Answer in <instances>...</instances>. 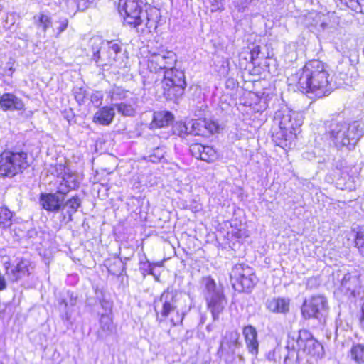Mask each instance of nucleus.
<instances>
[{
    "instance_id": "obj_17",
    "label": "nucleus",
    "mask_w": 364,
    "mask_h": 364,
    "mask_svg": "<svg viewBox=\"0 0 364 364\" xmlns=\"http://www.w3.org/2000/svg\"><path fill=\"white\" fill-rule=\"evenodd\" d=\"M191 154L197 159L210 163L218 159V153L211 146L193 144L190 146Z\"/></svg>"
},
{
    "instance_id": "obj_49",
    "label": "nucleus",
    "mask_w": 364,
    "mask_h": 364,
    "mask_svg": "<svg viewBox=\"0 0 364 364\" xmlns=\"http://www.w3.org/2000/svg\"><path fill=\"white\" fill-rule=\"evenodd\" d=\"M361 310H362L361 324L364 327V301H363V304H362Z\"/></svg>"
},
{
    "instance_id": "obj_28",
    "label": "nucleus",
    "mask_w": 364,
    "mask_h": 364,
    "mask_svg": "<svg viewBox=\"0 0 364 364\" xmlns=\"http://www.w3.org/2000/svg\"><path fill=\"white\" fill-rule=\"evenodd\" d=\"M173 119L171 112L168 111H160L155 112L153 117V123L158 127L168 126Z\"/></svg>"
},
{
    "instance_id": "obj_51",
    "label": "nucleus",
    "mask_w": 364,
    "mask_h": 364,
    "mask_svg": "<svg viewBox=\"0 0 364 364\" xmlns=\"http://www.w3.org/2000/svg\"><path fill=\"white\" fill-rule=\"evenodd\" d=\"M357 2L360 6H364V0H357Z\"/></svg>"
},
{
    "instance_id": "obj_22",
    "label": "nucleus",
    "mask_w": 364,
    "mask_h": 364,
    "mask_svg": "<svg viewBox=\"0 0 364 364\" xmlns=\"http://www.w3.org/2000/svg\"><path fill=\"white\" fill-rule=\"evenodd\" d=\"M63 198H60L56 193H42L40 203L42 207L48 211H58L61 208Z\"/></svg>"
},
{
    "instance_id": "obj_30",
    "label": "nucleus",
    "mask_w": 364,
    "mask_h": 364,
    "mask_svg": "<svg viewBox=\"0 0 364 364\" xmlns=\"http://www.w3.org/2000/svg\"><path fill=\"white\" fill-rule=\"evenodd\" d=\"M34 21L38 28L46 32L52 26L51 17L45 13H40L34 16Z\"/></svg>"
},
{
    "instance_id": "obj_20",
    "label": "nucleus",
    "mask_w": 364,
    "mask_h": 364,
    "mask_svg": "<svg viewBox=\"0 0 364 364\" xmlns=\"http://www.w3.org/2000/svg\"><path fill=\"white\" fill-rule=\"evenodd\" d=\"M0 107L4 111L22 110L24 103L22 100L12 93H4L0 97Z\"/></svg>"
},
{
    "instance_id": "obj_16",
    "label": "nucleus",
    "mask_w": 364,
    "mask_h": 364,
    "mask_svg": "<svg viewBox=\"0 0 364 364\" xmlns=\"http://www.w3.org/2000/svg\"><path fill=\"white\" fill-rule=\"evenodd\" d=\"M59 184L58 193L65 195L78 186L77 176L69 168L60 165L57 169Z\"/></svg>"
},
{
    "instance_id": "obj_6",
    "label": "nucleus",
    "mask_w": 364,
    "mask_h": 364,
    "mask_svg": "<svg viewBox=\"0 0 364 364\" xmlns=\"http://www.w3.org/2000/svg\"><path fill=\"white\" fill-rule=\"evenodd\" d=\"M164 95L166 99L173 100L183 95L186 83L183 71L176 69L174 65L166 69L161 81Z\"/></svg>"
},
{
    "instance_id": "obj_19",
    "label": "nucleus",
    "mask_w": 364,
    "mask_h": 364,
    "mask_svg": "<svg viewBox=\"0 0 364 364\" xmlns=\"http://www.w3.org/2000/svg\"><path fill=\"white\" fill-rule=\"evenodd\" d=\"M242 334L245 337L247 348L252 355L258 353L259 343L257 341V332L255 327L251 325L243 328Z\"/></svg>"
},
{
    "instance_id": "obj_31",
    "label": "nucleus",
    "mask_w": 364,
    "mask_h": 364,
    "mask_svg": "<svg viewBox=\"0 0 364 364\" xmlns=\"http://www.w3.org/2000/svg\"><path fill=\"white\" fill-rule=\"evenodd\" d=\"M190 134L207 136L205 129V119L197 120L191 123L190 126Z\"/></svg>"
},
{
    "instance_id": "obj_24",
    "label": "nucleus",
    "mask_w": 364,
    "mask_h": 364,
    "mask_svg": "<svg viewBox=\"0 0 364 364\" xmlns=\"http://www.w3.org/2000/svg\"><path fill=\"white\" fill-rule=\"evenodd\" d=\"M114 116V107L105 106L95 112L93 122L101 125H109L113 121Z\"/></svg>"
},
{
    "instance_id": "obj_52",
    "label": "nucleus",
    "mask_w": 364,
    "mask_h": 364,
    "mask_svg": "<svg viewBox=\"0 0 364 364\" xmlns=\"http://www.w3.org/2000/svg\"><path fill=\"white\" fill-rule=\"evenodd\" d=\"M230 336L231 337V338H234V335L232 333H230Z\"/></svg>"
},
{
    "instance_id": "obj_47",
    "label": "nucleus",
    "mask_w": 364,
    "mask_h": 364,
    "mask_svg": "<svg viewBox=\"0 0 364 364\" xmlns=\"http://www.w3.org/2000/svg\"><path fill=\"white\" fill-rule=\"evenodd\" d=\"M101 306L102 308H104L105 309L111 310V308H112V305L110 304V303L108 301H102L101 302Z\"/></svg>"
},
{
    "instance_id": "obj_4",
    "label": "nucleus",
    "mask_w": 364,
    "mask_h": 364,
    "mask_svg": "<svg viewBox=\"0 0 364 364\" xmlns=\"http://www.w3.org/2000/svg\"><path fill=\"white\" fill-rule=\"evenodd\" d=\"M304 117L301 112L292 110L287 107H282L274 113L273 122L280 129L279 137L281 136L284 142L280 146L291 144V141L296 137V130L303 124Z\"/></svg>"
},
{
    "instance_id": "obj_14",
    "label": "nucleus",
    "mask_w": 364,
    "mask_h": 364,
    "mask_svg": "<svg viewBox=\"0 0 364 364\" xmlns=\"http://www.w3.org/2000/svg\"><path fill=\"white\" fill-rule=\"evenodd\" d=\"M119 12L127 24L137 27L142 23V9L139 0H119Z\"/></svg>"
},
{
    "instance_id": "obj_44",
    "label": "nucleus",
    "mask_w": 364,
    "mask_h": 364,
    "mask_svg": "<svg viewBox=\"0 0 364 364\" xmlns=\"http://www.w3.org/2000/svg\"><path fill=\"white\" fill-rule=\"evenodd\" d=\"M163 156L164 155L163 153H161V150L157 148L155 150L154 154L149 156V160L154 163H156L159 161Z\"/></svg>"
},
{
    "instance_id": "obj_35",
    "label": "nucleus",
    "mask_w": 364,
    "mask_h": 364,
    "mask_svg": "<svg viewBox=\"0 0 364 364\" xmlns=\"http://www.w3.org/2000/svg\"><path fill=\"white\" fill-rule=\"evenodd\" d=\"M351 358L356 362H362L364 358V346L361 344H357L352 347L351 350Z\"/></svg>"
},
{
    "instance_id": "obj_38",
    "label": "nucleus",
    "mask_w": 364,
    "mask_h": 364,
    "mask_svg": "<svg viewBox=\"0 0 364 364\" xmlns=\"http://www.w3.org/2000/svg\"><path fill=\"white\" fill-rule=\"evenodd\" d=\"M189 131V124L180 123L175 127L174 133H177L180 136L183 137L185 135L190 134Z\"/></svg>"
},
{
    "instance_id": "obj_18",
    "label": "nucleus",
    "mask_w": 364,
    "mask_h": 364,
    "mask_svg": "<svg viewBox=\"0 0 364 364\" xmlns=\"http://www.w3.org/2000/svg\"><path fill=\"white\" fill-rule=\"evenodd\" d=\"M265 307L272 313L287 314L290 309V299L286 297L269 298L265 301Z\"/></svg>"
},
{
    "instance_id": "obj_13",
    "label": "nucleus",
    "mask_w": 364,
    "mask_h": 364,
    "mask_svg": "<svg viewBox=\"0 0 364 364\" xmlns=\"http://www.w3.org/2000/svg\"><path fill=\"white\" fill-rule=\"evenodd\" d=\"M298 352L314 358L323 355V346L316 341L308 330H300L296 340Z\"/></svg>"
},
{
    "instance_id": "obj_21",
    "label": "nucleus",
    "mask_w": 364,
    "mask_h": 364,
    "mask_svg": "<svg viewBox=\"0 0 364 364\" xmlns=\"http://www.w3.org/2000/svg\"><path fill=\"white\" fill-rule=\"evenodd\" d=\"M328 18L326 15L313 11L305 17L304 23L307 27H313L321 31L328 28Z\"/></svg>"
},
{
    "instance_id": "obj_29",
    "label": "nucleus",
    "mask_w": 364,
    "mask_h": 364,
    "mask_svg": "<svg viewBox=\"0 0 364 364\" xmlns=\"http://www.w3.org/2000/svg\"><path fill=\"white\" fill-rule=\"evenodd\" d=\"M105 49H107V52L110 56L115 58V64H121L120 60H122V47L120 44L116 41H105Z\"/></svg>"
},
{
    "instance_id": "obj_9",
    "label": "nucleus",
    "mask_w": 364,
    "mask_h": 364,
    "mask_svg": "<svg viewBox=\"0 0 364 364\" xmlns=\"http://www.w3.org/2000/svg\"><path fill=\"white\" fill-rule=\"evenodd\" d=\"M341 290L348 298H364V270L354 269L345 274L341 282Z\"/></svg>"
},
{
    "instance_id": "obj_1",
    "label": "nucleus",
    "mask_w": 364,
    "mask_h": 364,
    "mask_svg": "<svg viewBox=\"0 0 364 364\" xmlns=\"http://www.w3.org/2000/svg\"><path fill=\"white\" fill-rule=\"evenodd\" d=\"M329 73L326 65L318 60L306 63L304 68L291 77L299 90L316 97H323L330 94Z\"/></svg>"
},
{
    "instance_id": "obj_7",
    "label": "nucleus",
    "mask_w": 364,
    "mask_h": 364,
    "mask_svg": "<svg viewBox=\"0 0 364 364\" xmlns=\"http://www.w3.org/2000/svg\"><path fill=\"white\" fill-rule=\"evenodd\" d=\"M230 277L232 287L239 292L251 291L257 282L254 269L244 263L234 265Z\"/></svg>"
},
{
    "instance_id": "obj_2",
    "label": "nucleus",
    "mask_w": 364,
    "mask_h": 364,
    "mask_svg": "<svg viewBox=\"0 0 364 364\" xmlns=\"http://www.w3.org/2000/svg\"><path fill=\"white\" fill-rule=\"evenodd\" d=\"M326 134L336 147L351 149L363 135L364 126L358 122L333 119L326 125Z\"/></svg>"
},
{
    "instance_id": "obj_48",
    "label": "nucleus",
    "mask_w": 364,
    "mask_h": 364,
    "mask_svg": "<svg viewBox=\"0 0 364 364\" xmlns=\"http://www.w3.org/2000/svg\"><path fill=\"white\" fill-rule=\"evenodd\" d=\"M61 317L63 321H69L70 318V314L68 312H65Z\"/></svg>"
},
{
    "instance_id": "obj_11",
    "label": "nucleus",
    "mask_w": 364,
    "mask_h": 364,
    "mask_svg": "<svg viewBox=\"0 0 364 364\" xmlns=\"http://www.w3.org/2000/svg\"><path fill=\"white\" fill-rule=\"evenodd\" d=\"M328 311L327 299L323 296H313L305 299L301 306V314L304 318H316L321 320Z\"/></svg>"
},
{
    "instance_id": "obj_42",
    "label": "nucleus",
    "mask_w": 364,
    "mask_h": 364,
    "mask_svg": "<svg viewBox=\"0 0 364 364\" xmlns=\"http://www.w3.org/2000/svg\"><path fill=\"white\" fill-rule=\"evenodd\" d=\"M102 100V95L100 92H95L92 93V95L90 97V100L92 103L96 106L98 107L101 105Z\"/></svg>"
},
{
    "instance_id": "obj_25",
    "label": "nucleus",
    "mask_w": 364,
    "mask_h": 364,
    "mask_svg": "<svg viewBox=\"0 0 364 364\" xmlns=\"http://www.w3.org/2000/svg\"><path fill=\"white\" fill-rule=\"evenodd\" d=\"M116 330L113 323L112 318L109 314H102L100 318V330L97 332V337L103 338L112 335Z\"/></svg>"
},
{
    "instance_id": "obj_41",
    "label": "nucleus",
    "mask_w": 364,
    "mask_h": 364,
    "mask_svg": "<svg viewBox=\"0 0 364 364\" xmlns=\"http://www.w3.org/2000/svg\"><path fill=\"white\" fill-rule=\"evenodd\" d=\"M205 129L207 136L210 134H214L218 132V124L215 122L205 119Z\"/></svg>"
},
{
    "instance_id": "obj_34",
    "label": "nucleus",
    "mask_w": 364,
    "mask_h": 364,
    "mask_svg": "<svg viewBox=\"0 0 364 364\" xmlns=\"http://www.w3.org/2000/svg\"><path fill=\"white\" fill-rule=\"evenodd\" d=\"M355 247L358 248L360 255L364 256V228L360 227L356 232L355 237Z\"/></svg>"
},
{
    "instance_id": "obj_50",
    "label": "nucleus",
    "mask_w": 364,
    "mask_h": 364,
    "mask_svg": "<svg viewBox=\"0 0 364 364\" xmlns=\"http://www.w3.org/2000/svg\"><path fill=\"white\" fill-rule=\"evenodd\" d=\"M35 235H36V232L34 230H31L28 232V235L30 237H33Z\"/></svg>"
},
{
    "instance_id": "obj_40",
    "label": "nucleus",
    "mask_w": 364,
    "mask_h": 364,
    "mask_svg": "<svg viewBox=\"0 0 364 364\" xmlns=\"http://www.w3.org/2000/svg\"><path fill=\"white\" fill-rule=\"evenodd\" d=\"M56 23L58 24V26L56 28L57 33L56 36H58L62 32H63L68 27V20L67 18H60Z\"/></svg>"
},
{
    "instance_id": "obj_32",
    "label": "nucleus",
    "mask_w": 364,
    "mask_h": 364,
    "mask_svg": "<svg viewBox=\"0 0 364 364\" xmlns=\"http://www.w3.org/2000/svg\"><path fill=\"white\" fill-rule=\"evenodd\" d=\"M144 261L142 259H140L139 262V270L141 272L144 276L146 274H151L153 276H155L154 272V267L155 266H161L162 264V262H158V263H151L145 257Z\"/></svg>"
},
{
    "instance_id": "obj_33",
    "label": "nucleus",
    "mask_w": 364,
    "mask_h": 364,
    "mask_svg": "<svg viewBox=\"0 0 364 364\" xmlns=\"http://www.w3.org/2000/svg\"><path fill=\"white\" fill-rule=\"evenodd\" d=\"M12 213L6 208L0 207V227L6 228L11 224Z\"/></svg>"
},
{
    "instance_id": "obj_3",
    "label": "nucleus",
    "mask_w": 364,
    "mask_h": 364,
    "mask_svg": "<svg viewBox=\"0 0 364 364\" xmlns=\"http://www.w3.org/2000/svg\"><path fill=\"white\" fill-rule=\"evenodd\" d=\"M181 294L168 288L154 301V308L159 323L169 320L172 326L179 325L183 320V314L178 309Z\"/></svg>"
},
{
    "instance_id": "obj_23",
    "label": "nucleus",
    "mask_w": 364,
    "mask_h": 364,
    "mask_svg": "<svg viewBox=\"0 0 364 364\" xmlns=\"http://www.w3.org/2000/svg\"><path fill=\"white\" fill-rule=\"evenodd\" d=\"M137 102L138 98L135 95L127 101L114 103L113 107L114 109L116 108L117 112L124 117H133L136 113Z\"/></svg>"
},
{
    "instance_id": "obj_36",
    "label": "nucleus",
    "mask_w": 364,
    "mask_h": 364,
    "mask_svg": "<svg viewBox=\"0 0 364 364\" xmlns=\"http://www.w3.org/2000/svg\"><path fill=\"white\" fill-rule=\"evenodd\" d=\"M284 364H300V353L295 350H289L284 358Z\"/></svg>"
},
{
    "instance_id": "obj_10",
    "label": "nucleus",
    "mask_w": 364,
    "mask_h": 364,
    "mask_svg": "<svg viewBox=\"0 0 364 364\" xmlns=\"http://www.w3.org/2000/svg\"><path fill=\"white\" fill-rule=\"evenodd\" d=\"M147 67L151 73L168 69L176 63V56L173 51L166 49L150 50L147 55Z\"/></svg>"
},
{
    "instance_id": "obj_26",
    "label": "nucleus",
    "mask_w": 364,
    "mask_h": 364,
    "mask_svg": "<svg viewBox=\"0 0 364 364\" xmlns=\"http://www.w3.org/2000/svg\"><path fill=\"white\" fill-rule=\"evenodd\" d=\"M135 95L133 92L126 90L121 87H114L109 92V97L112 105L127 101Z\"/></svg>"
},
{
    "instance_id": "obj_5",
    "label": "nucleus",
    "mask_w": 364,
    "mask_h": 364,
    "mask_svg": "<svg viewBox=\"0 0 364 364\" xmlns=\"http://www.w3.org/2000/svg\"><path fill=\"white\" fill-rule=\"evenodd\" d=\"M200 284L208 309L212 314L213 320L216 321L219 318L226 305L223 289L217 285L215 281L210 276L202 277Z\"/></svg>"
},
{
    "instance_id": "obj_53",
    "label": "nucleus",
    "mask_w": 364,
    "mask_h": 364,
    "mask_svg": "<svg viewBox=\"0 0 364 364\" xmlns=\"http://www.w3.org/2000/svg\"><path fill=\"white\" fill-rule=\"evenodd\" d=\"M235 340H237V334H235Z\"/></svg>"
},
{
    "instance_id": "obj_15",
    "label": "nucleus",
    "mask_w": 364,
    "mask_h": 364,
    "mask_svg": "<svg viewBox=\"0 0 364 364\" xmlns=\"http://www.w3.org/2000/svg\"><path fill=\"white\" fill-rule=\"evenodd\" d=\"M5 274L12 282H18L28 277L33 267L30 260L24 258L18 259L15 265L4 264Z\"/></svg>"
},
{
    "instance_id": "obj_37",
    "label": "nucleus",
    "mask_w": 364,
    "mask_h": 364,
    "mask_svg": "<svg viewBox=\"0 0 364 364\" xmlns=\"http://www.w3.org/2000/svg\"><path fill=\"white\" fill-rule=\"evenodd\" d=\"M73 93L75 99L80 105L84 103L85 99L87 97V92L83 87H75Z\"/></svg>"
},
{
    "instance_id": "obj_39",
    "label": "nucleus",
    "mask_w": 364,
    "mask_h": 364,
    "mask_svg": "<svg viewBox=\"0 0 364 364\" xmlns=\"http://www.w3.org/2000/svg\"><path fill=\"white\" fill-rule=\"evenodd\" d=\"M252 0H234L233 4L239 12H244L250 4Z\"/></svg>"
},
{
    "instance_id": "obj_27",
    "label": "nucleus",
    "mask_w": 364,
    "mask_h": 364,
    "mask_svg": "<svg viewBox=\"0 0 364 364\" xmlns=\"http://www.w3.org/2000/svg\"><path fill=\"white\" fill-rule=\"evenodd\" d=\"M80 205L81 200L77 196L72 197L63 204L62 209L65 211L68 215L67 222L73 220V215L77 212Z\"/></svg>"
},
{
    "instance_id": "obj_45",
    "label": "nucleus",
    "mask_w": 364,
    "mask_h": 364,
    "mask_svg": "<svg viewBox=\"0 0 364 364\" xmlns=\"http://www.w3.org/2000/svg\"><path fill=\"white\" fill-rule=\"evenodd\" d=\"M259 54V48L258 46L255 47L250 53V58L252 63L255 64V60Z\"/></svg>"
},
{
    "instance_id": "obj_43",
    "label": "nucleus",
    "mask_w": 364,
    "mask_h": 364,
    "mask_svg": "<svg viewBox=\"0 0 364 364\" xmlns=\"http://www.w3.org/2000/svg\"><path fill=\"white\" fill-rule=\"evenodd\" d=\"M230 346L228 341V334H226L225 336L220 341L218 353H220L221 355H223L224 351L227 350V348H230Z\"/></svg>"
},
{
    "instance_id": "obj_8",
    "label": "nucleus",
    "mask_w": 364,
    "mask_h": 364,
    "mask_svg": "<svg viewBox=\"0 0 364 364\" xmlns=\"http://www.w3.org/2000/svg\"><path fill=\"white\" fill-rule=\"evenodd\" d=\"M25 152L4 151L0 155V176L13 177L28 166Z\"/></svg>"
},
{
    "instance_id": "obj_46",
    "label": "nucleus",
    "mask_w": 364,
    "mask_h": 364,
    "mask_svg": "<svg viewBox=\"0 0 364 364\" xmlns=\"http://www.w3.org/2000/svg\"><path fill=\"white\" fill-rule=\"evenodd\" d=\"M6 281L4 276L0 272V291H3L6 288Z\"/></svg>"
},
{
    "instance_id": "obj_12",
    "label": "nucleus",
    "mask_w": 364,
    "mask_h": 364,
    "mask_svg": "<svg viewBox=\"0 0 364 364\" xmlns=\"http://www.w3.org/2000/svg\"><path fill=\"white\" fill-rule=\"evenodd\" d=\"M89 47L92 50V60L97 66L107 70L108 66L115 64V58L110 56L105 49V42L99 36H94L89 41Z\"/></svg>"
}]
</instances>
